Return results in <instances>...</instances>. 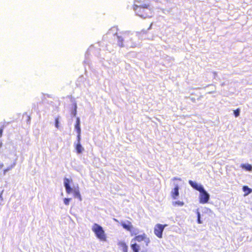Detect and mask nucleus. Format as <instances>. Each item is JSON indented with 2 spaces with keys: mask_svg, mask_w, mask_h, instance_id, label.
<instances>
[{
  "mask_svg": "<svg viewBox=\"0 0 252 252\" xmlns=\"http://www.w3.org/2000/svg\"><path fill=\"white\" fill-rule=\"evenodd\" d=\"M189 185L195 189L200 191V190H203L204 189L203 187L200 185H198L197 183L193 182L191 180H189Z\"/></svg>",
  "mask_w": 252,
  "mask_h": 252,
  "instance_id": "0eeeda50",
  "label": "nucleus"
},
{
  "mask_svg": "<svg viewBox=\"0 0 252 252\" xmlns=\"http://www.w3.org/2000/svg\"><path fill=\"white\" fill-rule=\"evenodd\" d=\"M59 119L58 118H56L55 119V126L57 128L59 127Z\"/></svg>",
  "mask_w": 252,
  "mask_h": 252,
  "instance_id": "4be33fe9",
  "label": "nucleus"
},
{
  "mask_svg": "<svg viewBox=\"0 0 252 252\" xmlns=\"http://www.w3.org/2000/svg\"><path fill=\"white\" fill-rule=\"evenodd\" d=\"M92 231L96 237L101 241H106L107 237L102 227L97 223H94L92 227Z\"/></svg>",
  "mask_w": 252,
  "mask_h": 252,
  "instance_id": "f03ea898",
  "label": "nucleus"
},
{
  "mask_svg": "<svg viewBox=\"0 0 252 252\" xmlns=\"http://www.w3.org/2000/svg\"><path fill=\"white\" fill-rule=\"evenodd\" d=\"M241 167L247 171H251L252 170V166L249 164H242Z\"/></svg>",
  "mask_w": 252,
  "mask_h": 252,
  "instance_id": "2eb2a0df",
  "label": "nucleus"
},
{
  "mask_svg": "<svg viewBox=\"0 0 252 252\" xmlns=\"http://www.w3.org/2000/svg\"><path fill=\"white\" fill-rule=\"evenodd\" d=\"M75 128L76 129L78 133V139L79 140L80 139L81 128L80 126V119L79 118H77L76 119V122L75 125Z\"/></svg>",
  "mask_w": 252,
  "mask_h": 252,
  "instance_id": "1a4fd4ad",
  "label": "nucleus"
},
{
  "mask_svg": "<svg viewBox=\"0 0 252 252\" xmlns=\"http://www.w3.org/2000/svg\"><path fill=\"white\" fill-rule=\"evenodd\" d=\"M133 9L137 15L145 18L148 16V11L150 10V5L148 3L140 5L134 4Z\"/></svg>",
  "mask_w": 252,
  "mask_h": 252,
  "instance_id": "f257e3e1",
  "label": "nucleus"
},
{
  "mask_svg": "<svg viewBox=\"0 0 252 252\" xmlns=\"http://www.w3.org/2000/svg\"><path fill=\"white\" fill-rule=\"evenodd\" d=\"M76 115V110H75L74 115Z\"/></svg>",
  "mask_w": 252,
  "mask_h": 252,
  "instance_id": "b1692460",
  "label": "nucleus"
},
{
  "mask_svg": "<svg viewBox=\"0 0 252 252\" xmlns=\"http://www.w3.org/2000/svg\"><path fill=\"white\" fill-rule=\"evenodd\" d=\"M234 114L236 117H238L240 114V109L239 108H238V109L235 110L234 111Z\"/></svg>",
  "mask_w": 252,
  "mask_h": 252,
  "instance_id": "a211bd4d",
  "label": "nucleus"
},
{
  "mask_svg": "<svg viewBox=\"0 0 252 252\" xmlns=\"http://www.w3.org/2000/svg\"><path fill=\"white\" fill-rule=\"evenodd\" d=\"M121 225L127 231L130 232L131 236L136 235L137 233L132 231L134 227L130 221H127L126 223V222H122L121 223Z\"/></svg>",
  "mask_w": 252,
  "mask_h": 252,
  "instance_id": "423d86ee",
  "label": "nucleus"
},
{
  "mask_svg": "<svg viewBox=\"0 0 252 252\" xmlns=\"http://www.w3.org/2000/svg\"><path fill=\"white\" fill-rule=\"evenodd\" d=\"M179 195V187L178 186H176L171 192V196L173 199H176Z\"/></svg>",
  "mask_w": 252,
  "mask_h": 252,
  "instance_id": "9d476101",
  "label": "nucleus"
},
{
  "mask_svg": "<svg viewBox=\"0 0 252 252\" xmlns=\"http://www.w3.org/2000/svg\"><path fill=\"white\" fill-rule=\"evenodd\" d=\"M78 143L76 144L75 149L77 151V153L78 154H80L83 152V151L84 150V149L82 147L81 144L80 143V142H79L80 140H79L78 139Z\"/></svg>",
  "mask_w": 252,
  "mask_h": 252,
  "instance_id": "ddd939ff",
  "label": "nucleus"
},
{
  "mask_svg": "<svg viewBox=\"0 0 252 252\" xmlns=\"http://www.w3.org/2000/svg\"><path fill=\"white\" fill-rule=\"evenodd\" d=\"M200 194L199 197V202L201 204L207 203L210 198L209 194L207 192L203 189V190H200Z\"/></svg>",
  "mask_w": 252,
  "mask_h": 252,
  "instance_id": "39448f33",
  "label": "nucleus"
},
{
  "mask_svg": "<svg viewBox=\"0 0 252 252\" xmlns=\"http://www.w3.org/2000/svg\"><path fill=\"white\" fill-rule=\"evenodd\" d=\"M118 245L121 248L122 251L124 252H127L128 247L126 245V243H125L124 242L121 241V242H119L118 243Z\"/></svg>",
  "mask_w": 252,
  "mask_h": 252,
  "instance_id": "9b49d317",
  "label": "nucleus"
},
{
  "mask_svg": "<svg viewBox=\"0 0 252 252\" xmlns=\"http://www.w3.org/2000/svg\"><path fill=\"white\" fill-rule=\"evenodd\" d=\"M70 181L67 178H64V185L65 188L66 192L67 193L69 194L72 191V189L69 186Z\"/></svg>",
  "mask_w": 252,
  "mask_h": 252,
  "instance_id": "6e6552de",
  "label": "nucleus"
},
{
  "mask_svg": "<svg viewBox=\"0 0 252 252\" xmlns=\"http://www.w3.org/2000/svg\"><path fill=\"white\" fill-rule=\"evenodd\" d=\"M2 131H3V129H2V128H0V136H1V135H2Z\"/></svg>",
  "mask_w": 252,
  "mask_h": 252,
  "instance_id": "5701e85b",
  "label": "nucleus"
},
{
  "mask_svg": "<svg viewBox=\"0 0 252 252\" xmlns=\"http://www.w3.org/2000/svg\"><path fill=\"white\" fill-rule=\"evenodd\" d=\"M243 190L245 192L244 196H247L252 192V189L246 186H243Z\"/></svg>",
  "mask_w": 252,
  "mask_h": 252,
  "instance_id": "4468645a",
  "label": "nucleus"
},
{
  "mask_svg": "<svg viewBox=\"0 0 252 252\" xmlns=\"http://www.w3.org/2000/svg\"><path fill=\"white\" fill-rule=\"evenodd\" d=\"M71 200L70 198H65L64 199H63V202H64V203L66 205H68L69 203V201L70 200Z\"/></svg>",
  "mask_w": 252,
  "mask_h": 252,
  "instance_id": "6ab92c4d",
  "label": "nucleus"
},
{
  "mask_svg": "<svg viewBox=\"0 0 252 252\" xmlns=\"http://www.w3.org/2000/svg\"><path fill=\"white\" fill-rule=\"evenodd\" d=\"M173 205L174 206H182L184 205V203L183 201H177L174 202L173 203Z\"/></svg>",
  "mask_w": 252,
  "mask_h": 252,
  "instance_id": "f3484780",
  "label": "nucleus"
},
{
  "mask_svg": "<svg viewBox=\"0 0 252 252\" xmlns=\"http://www.w3.org/2000/svg\"><path fill=\"white\" fill-rule=\"evenodd\" d=\"M167 224H157L154 227V234L159 238H161L162 237V233L164 230V228L167 226Z\"/></svg>",
  "mask_w": 252,
  "mask_h": 252,
  "instance_id": "20e7f679",
  "label": "nucleus"
},
{
  "mask_svg": "<svg viewBox=\"0 0 252 252\" xmlns=\"http://www.w3.org/2000/svg\"><path fill=\"white\" fill-rule=\"evenodd\" d=\"M197 222L199 224L202 223V221L200 220V215L199 212H197Z\"/></svg>",
  "mask_w": 252,
  "mask_h": 252,
  "instance_id": "aec40b11",
  "label": "nucleus"
},
{
  "mask_svg": "<svg viewBox=\"0 0 252 252\" xmlns=\"http://www.w3.org/2000/svg\"><path fill=\"white\" fill-rule=\"evenodd\" d=\"M25 116L26 117V120L28 122H30L31 120V117L29 115H28L27 113H25L23 115V117Z\"/></svg>",
  "mask_w": 252,
  "mask_h": 252,
  "instance_id": "412c9836",
  "label": "nucleus"
},
{
  "mask_svg": "<svg viewBox=\"0 0 252 252\" xmlns=\"http://www.w3.org/2000/svg\"><path fill=\"white\" fill-rule=\"evenodd\" d=\"M133 241L139 243L143 241L145 243L146 246H148L150 243V238L144 233L138 235H135V236L131 240L132 242Z\"/></svg>",
  "mask_w": 252,
  "mask_h": 252,
  "instance_id": "7ed1b4c3",
  "label": "nucleus"
},
{
  "mask_svg": "<svg viewBox=\"0 0 252 252\" xmlns=\"http://www.w3.org/2000/svg\"><path fill=\"white\" fill-rule=\"evenodd\" d=\"M73 193L75 197L78 198L80 201L82 200V197L78 189H74L73 191Z\"/></svg>",
  "mask_w": 252,
  "mask_h": 252,
  "instance_id": "dca6fc26",
  "label": "nucleus"
},
{
  "mask_svg": "<svg viewBox=\"0 0 252 252\" xmlns=\"http://www.w3.org/2000/svg\"><path fill=\"white\" fill-rule=\"evenodd\" d=\"M130 247L133 252H139L140 251V246L138 245L136 243L131 244L130 245Z\"/></svg>",
  "mask_w": 252,
  "mask_h": 252,
  "instance_id": "f8f14e48",
  "label": "nucleus"
}]
</instances>
